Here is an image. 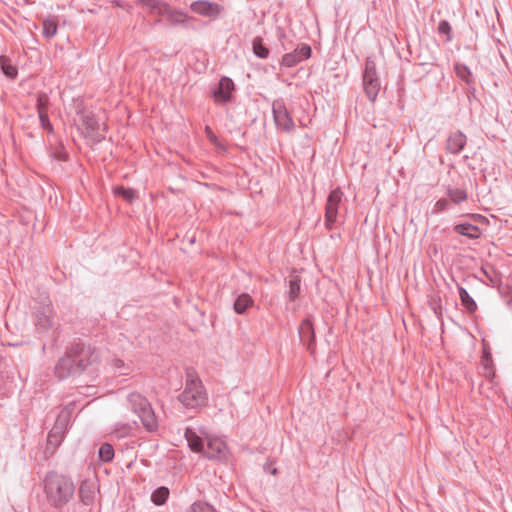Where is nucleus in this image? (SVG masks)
<instances>
[{"label":"nucleus","instance_id":"f8f14e48","mask_svg":"<svg viewBox=\"0 0 512 512\" xmlns=\"http://www.w3.org/2000/svg\"><path fill=\"white\" fill-rule=\"evenodd\" d=\"M190 9L204 17H214L221 13V7L217 3L206 0L194 1L190 4Z\"/></svg>","mask_w":512,"mask_h":512},{"label":"nucleus","instance_id":"9b49d317","mask_svg":"<svg viewBox=\"0 0 512 512\" xmlns=\"http://www.w3.org/2000/svg\"><path fill=\"white\" fill-rule=\"evenodd\" d=\"M311 47L307 44L298 45L294 51L283 55L281 64L285 67H294L298 63L311 57Z\"/></svg>","mask_w":512,"mask_h":512},{"label":"nucleus","instance_id":"cd10ccee","mask_svg":"<svg viewBox=\"0 0 512 512\" xmlns=\"http://www.w3.org/2000/svg\"><path fill=\"white\" fill-rule=\"evenodd\" d=\"M456 75L464 81L467 85H474L472 72L471 70L464 64H456L455 65Z\"/></svg>","mask_w":512,"mask_h":512},{"label":"nucleus","instance_id":"39448f33","mask_svg":"<svg viewBox=\"0 0 512 512\" xmlns=\"http://www.w3.org/2000/svg\"><path fill=\"white\" fill-rule=\"evenodd\" d=\"M272 113L274 123L278 129L284 132H291L294 129V121L288 112L283 99L279 98L273 101Z\"/></svg>","mask_w":512,"mask_h":512},{"label":"nucleus","instance_id":"ddd939ff","mask_svg":"<svg viewBox=\"0 0 512 512\" xmlns=\"http://www.w3.org/2000/svg\"><path fill=\"white\" fill-rule=\"evenodd\" d=\"M234 83L228 77H222L219 80L218 87L213 91L215 102L222 104L230 101Z\"/></svg>","mask_w":512,"mask_h":512},{"label":"nucleus","instance_id":"c85d7f7f","mask_svg":"<svg viewBox=\"0 0 512 512\" xmlns=\"http://www.w3.org/2000/svg\"><path fill=\"white\" fill-rule=\"evenodd\" d=\"M301 280L299 276H292L289 280L288 298L295 301L300 293Z\"/></svg>","mask_w":512,"mask_h":512},{"label":"nucleus","instance_id":"4468645a","mask_svg":"<svg viewBox=\"0 0 512 512\" xmlns=\"http://www.w3.org/2000/svg\"><path fill=\"white\" fill-rule=\"evenodd\" d=\"M72 411L68 407L62 409L58 414V417L55 421L54 426L50 430V439L53 441L54 435L56 434H65L68 428V425L71 420Z\"/></svg>","mask_w":512,"mask_h":512},{"label":"nucleus","instance_id":"9d476101","mask_svg":"<svg viewBox=\"0 0 512 512\" xmlns=\"http://www.w3.org/2000/svg\"><path fill=\"white\" fill-rule=\"evenodd\" d=\"M226 450L225 442L216 436L205 434L204 450L201 453L208 459L220 458Z\"/></svg>","mask_w":512,"mask_h":512},{"label":"nucleus","instance_id":"473e14b6","mask_svg":"<svg viewBox=\"0 0 512 512\" xmlns=\"http://www.w3.org/2000/svg\"><path fill=\"white\" fill-rule=\"evenodd\" d=\"M481 273L490 281V283L492 285H495L498 283V281H499L498 274L495 271L493 266H490V265L482 266Z\"/></svg>","mask_w":512,"mask_h":512},{"label":"nucleus","instance_id":"4c0bfd02","mask_svg":"<svg viewBox=\"0 0 512 512\" xmlns=\"http://www.w3.org/2000/svg\"><path fill=\"white\" fill-rule=\"evenodd\" d=\"M482 364L486 370V374L489 375L491 373L492 356L491 353L487 350L483 351Z\"/></svg>","mask_w":512,"mask_h":512},{"label":"nucleus","instance_id":"a878e982","mask_svg":"<svg viewBox=\"0 0 512 512\" xmlns=\"http://www.w3.org/2000/svg\"><path fill=\"white\" fill-rule=\"evenodd\" d=\"M111 366L115 374L128 375L132 371L131 363H126L122 359L114 358L111 362Z\"/></svg>","mask_w":512,"mask_h":512},{"label":"nucleus","instance_id":"aec40b11","mask_svg":"<svg viewBox=\"0 0 512 512\" xmlns=\"http://www.w3.org/2000/svg\"><path fill=\"white\" fill-rule=\"evenodd\" d=\"M458 292L461 304L465 308V310L470 314L474 313L477 310V304L475 300L470 296L468 291L461 285H458Z\"/></svg>","mask_w":512,"mask_h":512},{"label":"nucleus","instance_id":"72a5a7b5","mask_svg":"<svg viewBox=\"0 0 512 512\" xmlns=\"http://www.w3.org/2000/svg\"><path fill=\"white\" fill-rule=\"evenodd\" d=\"M189 512H217L214 507L206 502L197 501L194 502Z\"/></svg>","mask_w":512,"mask_h":512},{"label":"nucleus","instance_id":"58836bf2","mask_svg":"<svg viewBox=\"0 0 512 512\" xmlns=\"http://www.w3.org/2000/svg\"><path fill=\"white\" fill-rule=\"evenodd\" d=\"M451 202L448 198L439 199L435 204V210L437 212H443L450 209Z\"/></svg>","mask_w":512,"mask_h":512},{"label":"nucleus","instance_id":"f03ea898","mask_svg":"<svg viewBox=\"0 0 512 512\" xmlns=\"http://www.w3.org/2000/svg\"><path fill=\"white\" fill-rule=\"evenodd\" d=\"M207 393L200 378L193 370H187L183 391L178 395L179 402L188 409H199L207 403Z\"/></svg>","mask_w":512,"mask_h":512},{"label":"nucleus","instance_id":"c9c22d12","mask_svg":"<svg viewBox=\"0 0 512 512\" xmlns=\"http://www.w3.org/2000/svg\"><path fill=\"white\" fill-rule=\"evenodd\" d=\"M114 193L122 196L127 201H132L135 197L134 190L122 186L115 187Z\"/></svg>","mask_w":512,"mask_h":512},{"label":"nucleus","instance_id":"393cba45","mask_svg":"<svg viewBox=\"0 0 512 512\" xmlns=\"http://www.w3.org/2000/svg\"><path fill=\"white\" fill-rule=\"evenodd\" d=\"M37 108H38V114H39V120H40L41 127L43 129H47L49 131H52L53 128H52V125H51V123L49 121V117H48L47 111L44 108V100H43L42 97H40L38 99Z\"/></svg>","mask_w":512,"mask_h":512},{"label":"nucleus","instance_id":"0eeeda50","mask_svg":"<svg viewBox=\"0 0 512 512\" xmlns=\"http://www.w3.org/2000/svg\"><path fill=\"white\" fill-rule=\"evenodd\" d=\"M343 199V192L340 188H336L330 192L325 207V225L328 229H332L337 221L338 212Z\"/></svg>","mask_w":512,"mask_h":512},{"label":"nucleus","instance_id":"f257e3e1","mask_svg":"<svg viewBox=\"0 0 512 512\" xmlns=\"http://www.w3.org/2000/svg\"><path fill=\"white\" fill-rule=\"evenodd\" d=\"M44 490L52 506L59 508L70 501L75 487L71 479L56 472H49L44 479Z\"/></svg>","mask_w":512,"mask_h":512},{"label":"nucleus","instance_id":"dca6fc26","mask_svg":"<svg viewBox=\"0 0 512 512\" xmlns=\"http://www.w3.org/2000/svg\"><path fill=\"white\" fill-rule=\"evenodd\" d=\"M205 434L206 433L203 431L198 433L192 428H186L184 436L192 451L201 453V451L204 450Z\"/></svg>","mask_w":512,"mask_h":512},{"label":"nucleus","instance_id":"20e7f679","mask_svg":"<svg viewBox=\"0 0 512 512\" xmlns=\"http://www.w3.org/2000/svg\"><path fill=\"white\" fill-rule=\"evenodd\" d=\"M363 86L369 100L374 102L380 90V81L376 73L375 62L370 58H368L365 62Z\"/></svg>","mask_w":512,"mask_h":512},{"label":"nucleus","instance_id":"2eb2a0df","mask_svg":"<svg viewBox=\"0 0 512 512\" xmlns=\"http://www.w3.org/2000/svg\"><path fill=\"white\" fill-rule=\"evenodd\" d=\"M466 142V135L461 131H456L447 138L445 149L450 154H459L464 149Z\"/></svg>","mask_w":512,"mask_h":512},{"label":"nucleus","instance_id":"b1692460","mask_svg":"<svg viewBox=\"0 0 512 512\" xmlns=\"http://www.w3.org/2000/svg\"><path fill=\"white\" fill-rule=\"evenodd\" d=\"M79 498L84 505H91L94 499V488L83 482L79 488Z\"/></svg>","mask_w":512,"mask_h":512},{"label":"nucleus","instance_id":"f704fd0d","mask_svg":"<svg viewBox=\"0 0 512 512\" xmlns=\"http://www.w3.org/2000/svg\"><path fill=\"white\" fill-rule=\"evenodd\" d=\"M143 6L159 12L166 11V5L160 0H138Z\"/></svg>","mask_w":512,"mask_h":512},{"label":"nucleus","instance_id":"a211bd4d","mask_svg":"<svg viewBox=\"0 0 512 512\" xmlns=\"http://www.w3.org/2000/svg\"><path fill=\"white\" fill-rule=\"evenodd\" d=\"M454 231L469 239H478L481 236V230L478 226L469 222H462L454 225Z\"/></svg>","mask_w":512,"mask_h":512},{"label":"nucleus","instance_id":"6e6552de","mask_svg":"<svg viewBox=\"0 0 512 512\" xmlns=\"http://www.w3.org/2000/svg\"><path fill=\"white\" fill-rule=\"evenodd\" d=\"M69 350L75 359V364L79 372L84 371L97 359V356L95 355L92 348L85 345L84 343H76Z\"/></svg>","mask_w":512,"mask_h":512},{"label":"nucleus","instance_id":"423d86ee","mask_svg":"<svg viewBox=\"0 0 512 512\" xmlns=\"http://www.w3.org/2000/svg\"><path fill=\"white\" fill-rule=\"evenodd\" d=\"M34 320L37 329L41 332H45L52 327L53 308L48 298L34 307Z\"/></svg>","mask_w":512,"mask_h":512},{"label":"nucleus","instance_id":"2f4dec72","mask_svg":"<svg viewBox=\"0 0 512 512\" xmlns=\"http://www.w3.org/2000/svg\"><path fill=\"white\" fill-rule=\"evenodd\" d=\"M98 457L102 462H110L114 458V449L112 445L104 443L100 446L98 451Z\"/></svg>","mask_w":512,"mask_h":512},{"label":"nucleus","instance_id":"c756f323","mask_svg":"<svg viewBox=\"0 0 512 512\" xmlns=\"http://www.w3.org/2000/svg\"><path fill=\"white\" fill-rule=\"evenodd\" d=\"M252 49L253 53L261 59H266L269 55V49L263 45V41L260 37L253 39Z\"/></svg>","mask_w":512,"mask_h":512},{"label":"nucleus","instance_id":"7ed1b4c3","mask_svg":"<svg viewBox=\"0 0 512 512\" xmlns=\"http://www.w3.org/2000/svg\"><path fill=\"white\" fill-rule=\"evenodd\" d=\"M127 402L131 410L140 418L143 426L148 432L158 430V420L148 400L137 392L127 396Z\"/></svg>","mask_w":512,"mask_h":512},{"label":"nucleus","instance_id":"4be33fe9","mask_svg":"<svg viewBox=\"0 0 512 512\" xmlns=\"http://www.w3.org/2000/svg\"><path fill=\"white\" fill-rule=\"evenodd\" d=\"M446 195L450 202L456 205L465 202L468 198L466 190L454 187H448Z\"/></svg>","mask_w":512,"mask_h":512},{"label":"nucleus","instance_id":"6ab92c4d","mask_svg":"<svg viewBox=\"0 0 512 512\" xmlns=\"http://www.w3.org/2000/svg\"><path fill=\"white\" fill-rule=\"evenodd\" d=\"M83 124L89 132L96 134L97 137H103V134L101 133V127L103 124L93 113L85 114Z\"/></svg>","mask_w":512,"mask_h":512},{"label":"nucleus","instance_id":"e433bc0d","mask_svg":"<svg viewBox=\"0 0 512 512\" xmlns=\"http://www.w3.org/2000/svg\"><path fill=\"white\" fill-rule=\"evenodd\" d=\"M438 32L442 35H446L447 36V39L446 41H450L451 40V26L449 24L448 21L446 20H442L439 22L438 24Z\"/></svg>","mask_w":512,"mask_h":512},{"label":"nucleus","instance_id":"bb28decb","mask_svg":"<svg viewBox=\"0 0 512 512\" xmlns=\"http://www.w3.org/2000/svg\"><path fill=\"white\" fill-rule=\"evenodd\" d=\"M169 497V489L165 486H160L156 490L153 491L151 495V501L155 505H163Z\"/></svg>","mask_w":512,"mask_h":512},{"label":"nucleus","instance_id":"5701e85b","mask_svg":"<svg viewBox=\"0 0 512 512\" xmlns=\"http://www.w3.org/2000/svg\"><path fill=\"white\" fill-rule=\"evenodd\" d=\"M253 300L249 294L243 293L237 297L234 302V311L237 314H243L251 305Z\"/></svg>","mask_w":512,"mask_h":512},{"label":"nucleus","instance_id":"412c9836","mask_svg":"<svg viewBox=\"0 0 512 512\" xmlns=\"http://www.w3.org/2000/svg\"><path fill=\"white\" fill-rule=\"evenodd\" d=\"M0 68L7 78L15 79L17 77V67L12 63L9 57L4 55L0 56Z\"/></svg>","mask_w":512,"mask_h":512},{"label":"nucleus","instance_id":"f3484780","mask_svg":"<svg viewBox=\"0 0 512 512\" xmlns=\"http://www.w3.org/2000/svg\"><path fill=\"white\" fill-rule=\"evenodd\" d=\"M299 336L301 342L306 344L309 350H312V346L315 341V333L312 322L309 319L302 321L299 328Z\"/></svg>","mask_w":512,"mask_h":512},{"label":"nucleus","instance_id":"1a4fd4ad","mask_svg":"<svg viewBox=\"0 0 512 512\" xmlns=\"http://www.w3.org/2000/svg\"><path fill=\"white\" fill-rule=\"evenodd\" d=\"M76 373H79V370L75 364V359L71 355V351L68 350L56 363L55 376L60 380H64Z\"/></svg>","mask_w":512,"mask_h":512},{"label":"nucleus","instance_id":"7c9ffc66","mask_svg":"<svg viewBox=\"0 0 512 512\" xmlns=\"http://www.w3.org/2000/svg\"><path fill=\"white\" fill-rule=\"evenodd\" d=\"M42 33L43 35L50 39L54 37L57 33V23L54 19H45L42 23Z\"/></svg>","mask_w":512,"mask_h":512},{"label":"nucleus","instance_id":"a19ab883","mask_svg":"<svg viewBox=\"0 0 512 512\" xmlns=\"http://www.w3.org/2000/svg\"><path fill=\"white\" fill-rule=\"evenodd\" d=\"M132 425L130 424H125L121 427L120 430H116L115 433H116V436L117 437H124L126 436L127 434H129L131 431H132Z\"/></svg>","mask_w":512,"mask_h":512},{"label":"nucleus","instance_id":"ea45409f","mask_svg":"<svg viewBox=\"0 0 512 512\" xmlns=\"http://www.w3.org/2000/svg\"><path fill=\"white\" fill-rule=\"evenodd\" d=\"M64 435L65 434H56V435H54L53 441H51V439H50V432H49L48 433V437H47L48 444L53 446V447L59 446L61 441L64 438Z\"/></svg>","mask_w":512,"mask_h":512}]
</instances>
